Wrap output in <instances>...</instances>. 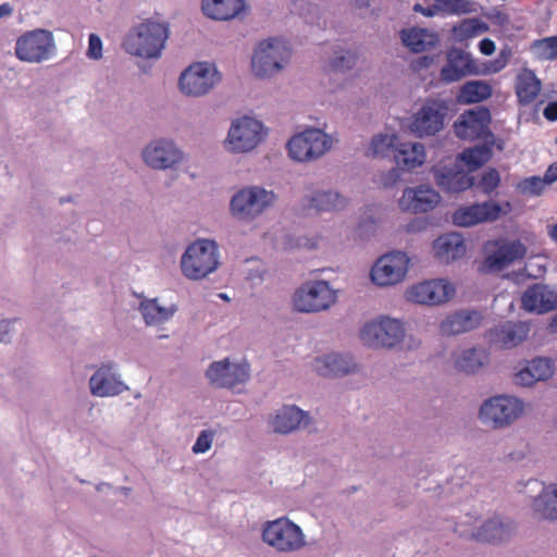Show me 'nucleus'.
<instances>
[{
    "label": "nucleus",
    "mask_w": 557,
    "mask_h": 557,
    "mask_svg": "<svg viewBox=\"0 0 557 557\" xmlns=\"http://www.w3.org/2000/svg\"><path fill=\"white\" fill-rule=\"evenodd\" d=\"M405 337V327L399 320L387 317L367 322L360 331V338L368 347L394 348Z\"/></svg>",
    "instance_id": "obj_10"
},
{
    "label": "nucleus",
    "mask_w": 557,
    "mask_h": 557,
    "mask_svg": "<svg viewBox=\"0 0 557 557\" xmlns=\"http://www.w3.org/2000/svg\"><path fill=\"white\" fill-rule=\"evenodd\" d=\"M529 329L524 323L505 322L490 331V339L500 348H512L527 338Z\"/></svg>",
    "instance_id": "obj_30"
},
{
    "label": "nucleus",
    "mask_w": 557,
    "mask_h": 557,
    "mask_svg": "<svg viewBox=\"0 0 557 557\" xmlns=\"http://www.w3.org/2000/svg\"><path fill=\"white\" fill-rule=\"evenodd\" d=\"M332 146V137L315 127L294 135L287 143L289 157L298 162L315 161L330 151Z\"/></svg>",
    "instance_id": "obj_6"
},
{
    "label": "nucleus",
    "mask_w": 557,
    "mask_h": 557,
    "mask_svg": "<svg viewBox=\"0 0 557 557\" xmlns=\"http://www.w3.org/2000/svg\"><path fill=\"white\" fill-rule=\"evenodd\" d=\"M547 184L545 176L544 178L540 176H530L519 182L517 189L522 195L540 196Z\"/></svg>",
    "instance_id": "obj_44"
},
{
    "label": "nucleus",
    "mask_w": 557,
    "mask_h": 557,
    "mask_svg": "<svg viewBox=\"0 0 557 557\" xmlns=\"http://www.w3.org/2000/svg\"><path fill=\"white\" fill-rule=\"evenodd\" d=\"M249 376L247 363L231 362L228 358L213 361L206 371L210 384L218 388H233L247 382Z\"/></svg>",
    "instance_id": "obj_18"
},
{
    "label": "nucleus",
    "mask_w": 557,
    "mask_h": 557,
    "mask_svg": "<svg viewBox=\"0 0 557 557\" xmlns=\"http://www.w3.org/2000/svg\"><path fill=\"white\" fill-rule=\"evenodd\" d=\"M487 29L486 25L480 22L478 18H471L463 21L455 32L462 38H471L479 34L484 33Z\"/></svg>",
    "instance_id": "obj_47"
},
{
    "label": "nucleus",
    "mask_w": 557,
    "mask_h": 557,
    "mask_svg": "<svg viewBox=\"0 0 557 557\" xmlns=\"http://www.w3.org/2000/svg\"><path fill=\"white\" fill-rule=\"evenodd\" d=\"M481 319L480 312L474 310L457 311L440 323V331L445 336L470 332L480 325Z\"/></svg>",
    "instance_id": "obj_29"
},
{
    "label": "nucleus",
    "mask_w": 557,
    "mask_h": 557,
    "mask_svg": "<svg viewBox=\"0 0 557 557\" xmlns=\"http://www.w3.org/2000/svg\"><path fill=\"white\" fill-rule=\"evenodd\" d=\"M543 115L546 120L550 122L557 121V101L549 102L545 107Z\"/></svg>",
    "instance_id": "obj_56"
},
{
    "label": "nucleus",
    "mask_w": 557,
    "mask_h": 557,
    "mask_svg": "<svg viewBox=\"0 0 557 557\" xmlns=\"http://www.w3.org/2000/svg\"><path fill=\"white\" fill-rule=\"evenodd\" d=\"M510 52H507L505 50H502L497 59L490 62V65L487 67L488 73H497L502 71L508 63Z\"/></svg>",
    "instance_id": "obj_53"
},
{
    "label": "nucleus",
    "mask_w": 557,
    "mask_h": 557,
    "mask_svg": "<svg viewBox=\"0 0 557 557\" xmlns=\"http://www.w3.org/2000/svg\"><path fill=\"white\" fill-rule=\"evenodd\" d=\"M313 369L322 376H343L354 372L356 363L348 355L330 352L314 358Z\"/></svg>",
    "instance_id": "obj_27"
},
{
    "label": "nucleus",
    "mask_w": 557,
    "mask_h": 557,
    "mask_svg": "<svg viewBox=\"0 0 557 557\" xmlns=\"http://www.w3.org/2000/svg\"><path fill=\"white\" fill-rule=\"evenodd\" d=\"M398 144L396 135H377L371 141V150L376 157H387L391 152L394 153Z\"/></svg>",
    "instance_id": "obj_43"
},
{
    "label": "nucleus",
    "mask_w": 557,
    "mask_h": 557,
    "mask_svg": "<svg viewBox=\"0 0 557 557\" xmlns=\"http://www.w3.org/2000/svg\"><path fill=\"white\" fill-rule=\"evenodd\" d=\"M220 265L218 244L201 238L189 244L181 257V270L185 277L193 281L206 278Z\"/></svg>",
    "instance_id": "obj_2"
},
{
    "label": "nucleus",
    "mask_w": 557,
    "mask_h": 557,
    "mask_svg": "<svg viewBox=\"0 0 557 557\" xmlns=\"http://www.w3.org/2000/svg\"><path fill=\"white\" fill-rule=\"evenodd\" d=\"M220 81L216 70L206 62L189 65L180 76L181 91L186 96L200 97L208 94Z\"/></svg>",
    "instance_id": "obj_14"
},
{
    "label": "nucleus",
    "mask_w": 557,
    "mask_h": 557,
    "mask_svg": "<svg viewBox=\"0 0 557 557\" xmlns=\"http://www.w3.org/2000/svg\"><path fill=\"white\" fill-rule=\"evenodd\" d=\"M515 525L510 520L500 517H492L485 520L471 537L482 543H500L511 537Z\"/></svg>",
    "instance_id": "obj_26"
},
{
    "label": "nucleus",
    "mask_w": 557,
    "mask_h": 557,
    "mask_svg": "<svg viewBox=\"0 0 557 557\" xmlns=\"http://www.w3.org/2000/svg\"><path fill=\"white\" fill-rule=\"evenodd\" d=\"M394 159L401 170H413L424 163L425 148L420 143H399L395 148Z\"/></svg>",
    "instance_id": "obj_34"
},
{
    "label": "nucleus",
    "mask_w": 557,
    "mask_h": 557,
    "mask_svg": "<svg viewBox=\"0 0 557 557\" xmlns=\"http://www.w3.org/2000/svg\"><path fill=\"white\" fill-rule=\"evenodd\" d=\"M435 9L445 15H462L474 11L470 0H435Z\"/></svg>",
    "instance_id": "obj_42"
},
{
    "label": "nucleus",
    "mask_w": 557,
    "mask_h": 557,
    "mask_svg": "<svg viewBox=\"0 0 557 557\" xmlns=\"http://www.w3.org/2000/svg\"><path fill=\"white\" fill-rule=\"evenodd\" d=\"M495 42L491 40L490 38H484L479 44V49L482 54L484 55H491L495 51Z\"/></svg>",
    "instance_id": "obj_54"
},
{
    "label": "nucleus",
    "mask_w": 557,
    "mask_h": 557,
    "mask_svg": "<svg viewBox=\"0 0 557 557\" xmlns=\"http://www.w3.org/2000/svg\"><path fill=\"white\" fill-rule=\"evenodd\" d=\"M422 60L425 66H428L433 61L432 58L429 57H423Z\"/></svg>",
    "instance_id": "obj_64"
},
{
    "label": "nucleus",
    "mask_w": 557,
    "mask_h": 557,
    "mask_svg": "<svg viewBox=\"0 0 557 557\" xmlns=\"http://www.w3.org/2000/svg\"><path fill=\"white\" fill-rule=\"evenodd\" d=\"M277 195L259 185L237 190L231 198L230 212L238 221L251 222L274 207Z\"/></svg>",
    "instance_id": "obj_4"
},
{
    "label": "nucleus",
    "mask_w": 557,
    "mask_h": 557,
    "mask_svg": "<svg viewBox=\"0 0 557 557\" xmlns=\"http://www.w3.org/2000/svg\"><path fill=\"white\" fill-rule=\"evenodd\" d=\"M214 432L211 430H203L199 433L195 444L193 445V453L194 454H203L208 451L213 442Z\"/></svg>",
    "instance_id": "obj_50"
},
{
    "label": "nucleus",
    "mask_w": 557,
    "mask_h": 557,
    "mask_svg": "<svg viewBox=\"0 0 557 557\" xmlns=\"http://www.w3.org/2000/svg\"><path fill=\"white\" fill-rule=\"evenodd\" d=\"M448 110L445 100L426 99L410 117V133L418 138L437 135L445 127Z\"/></svg>",
    "instance_id": "obj_7"
},
{
    "label": "nucleus",
    "mask_w": 557,
    "mask_h": 557,
    "mask_svg": "<svg viewBox=\"0 0 557 557\" xmlns=\"http://www.w3.org/2000/svg\"><path fill=\"white\" fill-rule=\"evenodd\" d=\"M261 540L280 554L299 552L307 544L302 529L287 517L265 521L261 527Z\"/></svg>",
    "instance_id": "obj_3"
},
{
    "label": "nucleus",
    "mask_w": 557,
    "mask_h": 557,
    "mask_svg": "<svg viewBox=\"0 0 557 557\" xmlns=\"http://www.w3.org/2000/svg\"><path fill=\"white\" fill-rule=\"evenodd\" d=\"M89 389L92 396L104 398L117 396L128 391V386L119 373V364L107 361L101 363L90 376Z\"/></svg>",
    "instance_id": "obj_17"
},
{
    "label": "nucleus",
    "mask_w": 557,
    "mask_h": 557,
    "mask_svg": "<svg viewBox=\"0 0 557 557\" xmlns=\"http://www.w3.org/2000/svg\"><path fill=\"white\" fill-rule=\"evenodd\" d=\"M490 121L491 114L487 109L469 110L455 122L454 131L457 137L472 140L479 138L484 133Z\"/></svg>",
    "instance_id": "obj_23"
},
{
    "label": "nucleus",
    "mask_w": 557,
    "mask_h": 557,
    "mask_svg": "<svg viewBox=\"0 0 557 557\" xmlns=\"http://www.w3.org/2000/svg\"><path fill=\"white\" fill-rule=\"evenodd\" d=\"M454 294V288L444 280H431L411 286L407 299L428 306H436L447 301Z\"/></svg>",
    "instance_id": "obj_20"
},
{
    "label": "nucleus",
    "mask_w": 557,
    "mask_h": 557,
    "mask_svg": "<svg viewBox=\"0 0 557 557\" xmlns=\"http://www.w3.org/2000/svg\"><path fill=\"white\" fill-rule=\"evenodd\" d=\"M492 157V149L486 145L466 149L460 156V161L468 166L470 172L484 165Z\"/></svg>",
    "instance_id": "obj_41"
},
{
    "label": "nucleus",
    "mask_w": 557,
    "mask_h": 557,
    "mask_svg": "<svg viewBox=\"0 0 557 557\" xmlns=\"http://www.w3.org/2000/svg\"><path fill=\"white\" fill-rule=\"evenodd\" d=\"M549 330L552 332H557V313L553 317V319L549 322Z\"/></svg>",
    "instance_id": "obj_63"
},
{
    "label": "nucleus",
    "mask_w": 557,
    "mask_h": 557,
    "mask_svg": "<svg viewBox=\"0 0 557 557\" xmlns=\"http://www.w3.org/2000/svg\"><path fill=\"white\" fill-rule=\"evenodd\" d=\"M533 49L542 59H557V36L546 37L534 41Z\"/></svg>",
    "instance_id": "obj_46"
},
{
    "label": "nucleus",
    "mask_w": 557,
    "mask_h": 557,
    "mask_svg": "<svg viewBox=\"0 0 557 557\" xmlns=\"http://www.w3.org/2000/svg\"><path fill=\"white\" fill-rule=\"evenodd\" d=\"M409 258L405 252L393 251L377 259L371 270V280L379 286L394 285L407 274Z\"/></svg>",
    "instance_id": "obj_16"
},
{
    "label": "nucleus",
    "mask_w": 557,
    "mask_h": 557,
    "mask_svg": "<svg viewBox=\"0 0 557 557\" xmlns=\"http://www.w3.org/2000/svg\"><path fill=\"white\" fill-rule=\"evenodd\" d=\"M547 234L553 242L557 243V223L547 227Z\"/></svg>",
    "instance_id": "obj_61"
},
{
    "label": "nucleus",
    "mask_w": 557,
    "mask_h": 557,
    "mask_svg": "<svg viewBox=\"0 0 557 557\" xmlns=\"http://www.w3.org/2000/svg\"><path fill=\"white\" fill-rule=\"evenodd\" d=\"M534 515L537 519L557 520V484L545 487L532 503Z\"/></svg>",
    "instance_id": "obj_35"
},
{
    "label": "nucleus",
    "mask_w": 557,
    "mask_h": 557,
    "mask_svg": "<svg viewBox=\"0 0 557 557\" xmlns=\"http://www.w3.org/2000/svg\"><path fill=\"white\" fill-rule=\"evenodd\" d=\"M435 178L438 186L450 193L463 191L474 185V177L457 163L451 168H442Z\"/></svg>",
    "instance_id": "obj_31"
},
{
    "label": "nucleus",
    "mask_w": 557,
    "mask_h": 557,
    "mask_svg": "<svg viewBox=\"0 0 557 557\" xmlns=\"http://www.w3.org/2000/svg\"><path fill=\"white\" fill-rule=\"evenodd\" d=\"M143 162L152 170H176L184 161L185 153L170 138L160 137L150 140L141 150Z\"/></svg>",
    "instance_id": "obj_9"
},
{
    "label": "nucleus",
    "mask_w": 557,
    "mask_h": 557,
    "mask_svg": "<svg viewBox=\"0 0 557 557\" xmlns=\"http://www.w3.org/2000/svg\"><path fill=\"white\" fill-rule=\"evenodd\" d=\"M10 332V322L8 320L0 321V343L5 342Z\"/></svg>",
    "instance_id": "obj_58"
},
{
    "label": "nucleus",
    "mask_w": 557,
    "mask_h": 557,
    "mask_svg": "<svg viewBox=\"0 0 557 557\" xmlns=\"http://www.w3.org/2000/svg\"><path fill=\"white\" fill-rule=\"evenodd\" d=\"M513 382L515 384L520 386H531L535 382H537V380L533 376V373L529 369V367L525 366L523 369H521L515 374Z\"/></svg>",
    "instance_id": "obj_52"
},
{
    "label": "nucleus",
    "mask_w": 557,
    "mask_h": 557,
    "mask_svg": "<svg viewBox=\"0 0 557 557\" xmlns=\"http://www.w3.org/2000/svg\"><path fill=\"white\" fill-rule=\"evenodd\" d=\"M139 311L147 325H160L168 322L177 311L175 305L161 306L157 298L145 299L139 305Z\"/></svg>",
    "instance_id": "obj_36"
},
{
    "label": "nucleus",
    "mask_w": 557,
    "mask_h": 557,
    "mask_svg": "<svg viewBox=\"0 0 557 557\" xmlns=\"http://www.w3.org/2000/svg\"><path fill=\"white\" fill-rule=\"evenodd\" d=\"M488 362V354L485 349L468 348L461 350L455 357V368L468 374L476 373Z\"/></svg>",
    "instance_id": "obj_37"
},
{
    "label": "nucleus",
    "mask_w": 557,
    "mask_h": 557,
    "mask_svg": "<svg viewBox=\"0 0 557 557\" xmlns=\"http://www.w3.org/2000/svg\"><path fill=\"white\" fill-rule=\"evenodd\" d=\"M522 306L530 312L552 311L557 308V290L547 285L534 284L524 292Z\"/></svg>",
    "instance_id": "obj_25"
},
{
    "label": "nucleus",
    "mask_w": 557,
    "mask_h": 557,
    "mask_svg": "<svg viewBox=\"0 0 557 557\" xmlns=\"http://www.w3.org/2000/svg\"><path fill=\"white\" fill-rule=\"evenodd\" d=\"M336 299V292L326 281H309L295 292L294 306L299 312H320L327 310Z\"/></svg>",
    "instance_id": "obj_11"
},
{
    "label": "nucleus",
    "mask_w": 557,
    "mask_h": 557,
    "mask_svg": "<svg viewBox=\"0 0 557 557\" xmlns=\"http://www.w3.org/2000/svg\"><path fill=\"white\" fill-rule=\"evenodd\" d=\"M170 37V23L149 17L134 25L125 35L122 48L126 53L144 60L162 55Z\"/></svg>",
    "instance_id": "obj_1"
},
{
    "label": "nucleus",
    "mask_w": 557,
    "mask_h": 557,
    "mask_svg": "<svg viewBox=\"0 0 557 557\" xmlns=\"http://www.w3.org/2000/svg\"><path fill=\"white\" fill-rule=\"evenodd\" d=\"M55 51L50 30L34 29L20 36L15 44V55L24 62L40 63L50 59Z\"/></svg>",
    "instance_id": "obj_12"
},
{
    "label": "nucleus",
    "mask_w": 557,
    "mask_h": 557,
    "mask_svg": "<svg viewBox=\"0 0 557 557\" xmlns=\"http://www.w3.org/2000/svg\"><path fill=\"white\" fill-rule=\"evenodd\" d=\"M527 366L537 381H545L554 374L553 362L548 358H535Z\"/></svg>",
    "instance_id": "obj_45"
},
{
    "label": "nucleus",
    "mask_w": 557,
    "mask_h": 557,
    "mask_svg": "<svg viewBox=\"0 0 557 557\" xmlns=\"http://www.w3.org/2000/svg\"><path fill=\"white\" fill-rule=\"evenodd\" d=\"M436 258L444 263L460 259L466 253V245L458 233H448L440 236L433 243Z\"/></svg>",
    "instance_id": "obj_33"
},
{
    "label": "nucleus",
    "mask_w": 557,
    "mask_h": 557,
    "mask_svg": "<svg viewBox=\"0 0 557 557\" xmlns=\"http://www.w3.org/2000/svg\"><path fill=\"white\" fill-rule=\"evenodd\" d=\"M441 196L429 186L421 185L417 188H406L399 199V207L404 211L428 212L440 202Z\"/></svg>",
    "instance_id": "obj_24"
},
{
    "label": "nucleus",
    "mask_w": 557,
    "mask_h": 557,
    "mask_svg": "<svg viewBox=\"0 0 557 557\" xmlns=\"http://www.w3.org/2000/svg\"><path fill=\"white\" fill-rule=\"evenodd\" d=\"M357 62V54L351 50L342 51L339 54L335 55L331 62L330 66L334 71H347L355 66Z\"/></svg>",
    "instance_id": "obj_48"
},
{
    "label": "nucleus",
    "mask_w": 557,
    "mask_h": 557,
    "mask_svg": "<svg viewBox=\"0 0 557 557\" xmlns=\"http://www.w3.org/2000/svg\"><path fill=\"white\" fill-rule=\"evenodd\" d=\"M398 177H399L398 170L392 169V171H389L387 177L384 181L385 186L393 185L394 183H396Z\"/></svg>",
    "instance_id": "obj_59"
},
{
    "label": "nucleus",
    "mask_w": 557,
    "mask_h": 557,
    "mask_svg": "<svg viewBox=\"0 0 557 557\" xmlns=\"http://www.w3.org/2000/svg\"><path fill=\"white\" fill-rule=\"evenodd\" d=\"M13 13V7L5 2L0 4V18L10 16Z\"/></svg>",
    "instance_id": "obj_60"
},
{
    "label": "nucleus",
    "mask_w": 557,
    "mask_h": 557,
    "mask_svg": "<svg viewBox=\"0 0 557 557\" xmlns=\"http://www.w3.org/2000/svg\"><path fill=\"white\" fill-rule=\"evenodd\" d=\"M541 90V81L533 71L524 70L517 76L516 94L519 102L530 104L534 101Z\"/></svg>",
    "instance_id": "obj_39"
},
{
    "label": "nucleus",
    "mask_w": 557,
    "mask_h": 557,
    "mask_svg": "<svg viewBox=\"0 0 557 557\" xmlns=\"http://www.w3.org/2000/svg\"><path fill=\"white\" fill-rule=\"evenodd\" d=\"M309 207L319 212H329L344 209L347 199L335 190H317L308 197Z\"/></svg>",
    "instance_id": "obj_38"
},
{
    "label": "nucleus",
    "mask_w": 557,
    "mask_h": 557,
    "mask_svg": "<svg viewBox=\"0 0 557 557\" xmlns=\"http://www.w3.org/2000/svg\"><path fill=\"white\" fill-rule=\"evenodd\" d=\"M86 55L91 60H99L102 58V41L97 34L89 35Z\"/></svg>",
    "instance_id": "obj_51"
},
{
    "label": "nucleus",
    "mask_w": 557,
    "mask_h": 557,
    "mask_svg": "<svg viewBox=\"0 0 557 557\" xmlns=\"http://www.w3.org/2000/svg\"><path fill=\"white\" fill-rule=\"evenodd\" d=\"M247 9L245 0H202L203 14L214 21H231L239 17Z\"/></svg>",
    "instance_id": "obj_28"
},
{
    "label": "nucleus",
    "mask_w": 557,
    "mask_h": 557,
    "mask_svg": "<svg viewBox=\"0 0 557 557\" xmlns=\"http://www.w3.org/2000/svg\"><path fill=\"white\" fill-rule=\"evenodd\" d=\"M480 74L476 61L463 49L453 47L446 52V64L440 77L445 83L458 82L467 76Z\"/></svg>",
    "instance_id": "obj_19"
},
{
    "label": "nucleus",
    "mask_w": 557,
    "mask_h": 557,
    "mask_svg": "<svg viewBox=\"0 0 557 557\" xmlns=\"http://www.w3.org/2000/svg\"><path fill=\"white\" fill-rule=\"evenodd\" d=\"M492 96V87L482 81L467 82L459 91L458 100L462 103H476Z\"/></svg>",
    "instance_id": "obj_40"
},
{
    "label": "nucleus",
    "mask_w": 557,
    "mask_h": 557,
    "mask_svg": "<svg viewBox=\"0 0 557 557\" xmlns=\"http://www.w3.org/2000/svg\"><path fill=\"white\" fill-rule=\"evenodd\" d=\"M546 182L552 184L557 181V162L550 164L545 173Z\"/></svg>",
    "instance_id": "obj_57"
},
{
    "label": "nucleus",
    "mask_w": 557,
    "mask_h": 557,
    "mask_svg": "<svg viewBox=\"0 0 557 557\" xmlns=\"http://www.w3.org/2000/svg\"><path fill=\"white\" fill-rule=\"evenodd\" d=\"M400 39L403 45L414 53L433 49L440 41L437 33L422 27L401 29Z\"/></svg>",
    "instance_id": "obj_32"
},
{
    "label": "nucleus",
    "mask_w": 557,
    "mask_h": 557,
    "mask_svg": "<svg viewBox=\"0 0 557 557\" xmlns=\"http://www.w3.org/2000/svg\"><path fill=\"white\" fill-rule=\"evenodd\" d=\"M500 183V175L496 169H488L486 171L480 182L479 187L487 195L492 194Z\"/></svg>",
    "instance_id": "obj_49"
},
{
    "label": "nucleus",
    "mask_w": 557,
    "mask_h": 557,
    "mask_svg": "<svg viewBox=\"0 0 557 557\" xmlns=\"http://www.w3.org/2000/svg\"><path fill=\"white\" fill-rule=\"evenodd\" d=\"M310 422V416L295 405H284L269 419V425L274 433L290 434Z\"/></svg>",
    "instance_id": "obj_22"
},
{
    "label": "nucleus",
    "mask_w": 557,
    "mask_h": 557,
    "mask_svg": "<svg viewBox=\"0 0 557 557\" xmlns=\"http://www.w3.org/2000/svg\"><path fill=\"white\" fill-rule=\"evenodd\" d=\"M527 247L519 240L499 239L486 246V256L483 268L486 271H502L521 260L527 255Z\"/></svg>",
    "instance_id": "obj_15"
},
{
    "label": "nucleus",
    "mask_w": 557,
    "mask_h": 557,
    "mask_svg": "<svg viewBox=\"0 0 557 557\" xmlns=\"http://www.w3.org/2000/svg\"><path fill=\"white\" fill-rule=\"evenodd\" d=\"M413 11L421 13L422 15L428 16V17L438 14V10L435 9V1L433 2V4L431 7H428V8H424L420 3H417L413 5Z\"/></svg>",
    "instance_id": "obj_55"
},
{
    "label": "nucleus",
    "mask_w": 557,
    "mask_h": 557,
    "mask_svg": "<svg viewBox=\"0 0 557 557\" xmlns=\"http://www.w3.org/2000/svg\"><path fill=\"white\" fill-rule=\"evenodd\" d=\"M522 410V403L516 397L495 396L482 404L479 416L483 424L499 429L510 425Z\"/></svg>",
    "instance_id": "obj_13"
},
{
    "label": "nucleus",
    "mask_w": 557,
    "mask_h": 557,
    "mask_svg": "<svg viewBox=\"0 0 557 557\" xmlns=\"http://www.w3.org/2000/svg\"><path fill=\"white\" fill-rule=\"evenodd\" d=\"M503 213L499 203L485 201L457 209L453 214V223L457 226L468 227L479 223L497 220Z\"/></svg>",
    "instance_id": "obj_21"
},
{
    "label": "nucleus",
    "mask_w": 557,
    "mask_h": 557,
    "mask_svg": "<svg viewBox=\"0 0 557 557\" xmlns=\"http://www.w3.org/2000/svg\"><path fill=\"white\" fill-rule=\"evenodd\" d=\"M371 0H351L357 8H368Z\"/></svg>",
    "instance_id": "obj_62"
},
{
    "label": "nucleus",
    "mask_w": 557,
    "mask_h": 557,
    "mask_svg": "<svg viewBox=\"0 0 557 557\" xmlns=\"http://www.w3.org/2000/svg\"><path fill=\"white\" fill-rule=\"evenodd\" d=\"M263 124L250 116L234 120L224 141L225 149L233 153L252 151L264 138Z\"/></svg>",
    "instance_id": "obj_8"
},
{
    "label": "nucleus",
    "mask_w": 557,
    "mask_h": 557,
    "mask_svg": "<svg viewBox=\"0 0 557 557\" xmlns=\"http://www.w3.org/2000/svg\"><path fill=\"white\" fill-rule=\"evenodd\" d=\"M292 50L281 39L269 38L262 40L251 59V69L259 77H270L281 72L288 63Z\"/></svg>",
    "instance_id": "obj_5"
}]
</instances>
